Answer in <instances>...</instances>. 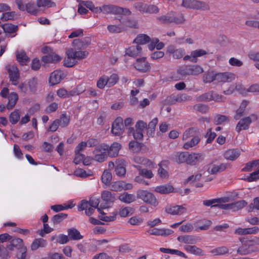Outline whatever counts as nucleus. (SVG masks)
<instances>
[{
	"label": "nucleus",
	"instance_id": "nucleus-56",
	"mask_svg": "<svg viewBox=\"0 0 259 259\" xmlns=\"http://www.w3.org/2000/svg\"><path fill=\"white\" fill-rule=\"evenodd\" d=\"M229 121V117L223 115L217 114L214 117L213 122L215 124H221Z\"/></svg>",
	"mask_w": 259,
	"mask_h": 259
},
{
	"label": "nucleus",
	"instance_id": "nucleus-11",
	"mask_svg": "<svg viewBox=\"0 0 259 259\" xmlns=\"http://www.w3.org/2000/svg\"><path fill=\"white\" fill-rule=\"evenodd\" d=\"M135 68L141 72H147L150 70V64L146 61V57L138 58L134 63Z\"/></svg>",
	"mask_w": 259,
	"mask_h": 259
},
{
	"label": "nucleus",
	"instance_id": "nucleus-6",
	"mask_svg": "<svg viewBox=\"0 0 259 259\" xmlns=\"http://www.w3.org/2000/svg\"><path fill=\"white\" fill-rule=\"evenodd\" d=\"M182 6L186 8L206 10L209 9L208 5L204 2L197 0H183Z\"/></svg>",
	"mask_w": 259,
	"mask_h": 259
},
{
	"label": "nucleus",
	"instance_id": "nucleus-40",
	"mask_svg": "<svg viewBox=\"0 0 259 259\" xmlns=\"http://www.w3.org/2000/svg\"><path fill=\"white\" fill-rule=\"evenodd\" d=\"M67 232L69 239L78 240L83 238V236L80 234V232L75 228H72L68 229Z\"/></svg>",
	"mask_w": 259,
	"mask_h": 259
},
{
	"label": "nucleus",
	"instance_id": "nucleus-2",
	"mask_svg": "<svg viewBox=\"0 0 259 259\" xmlns=\"http://www.w3.org/2000/svg\"><path fill=\"white\" fill-rule=\"evenodd\" d=\"M157 19L160 22L166 24L170 23H175L176 24H182L185 20L184 15L182 14H177L174 12H170L166 15L158 17Z\"/></svg>",
	"mask_w": 259,
	"mask_h": 259
},
{
	"label": "nucleus",
	"instance_id": "nucleus-46",
	"mask_svg": "<svg viewBox=\"0 0 259 259\" xmlns=\"http://www.w3.org/2000/svg\"><path fill=\"white\" fill-rule=\"evenodd\" d=\"M51 239L52 241L56 239V242L60 244H66L69 241L68 236L64 234H60L57 236H52Z\"/></svg>",
	"mask_w": 259,
	"mask_h": 259
},
{
	"label": "nucleus",
	"instance_id": "nucleus-38",
	"mask_svg": "<svg viewBox=\"0 0 259 259\" xmlns=\"http://www.w3.org/2000/svg\"><path fill=\"white\" fill-rule=\"evenodd\" d=\"M250 247V245H248V247L246 245H242L238 248L237 253L241 255H245L253 252H259L258 248L255 247L254 249H251Z\"/></svg>",
	"mask_w": 259,
	"mask_h": 259
},
{
	"label": "nucleus",
	"instance_id": "nucleus-10",
	"mask_svg": "<svg viewBox=\"0 0 259 259\" xmlns=\"http://www.w3.org/2000/svg\"><path fill=\"white\" fill-rule=\"evenodd\" d=\"M6 68L9 72L10 80L12 82V84L14 85H18L20 78V73L17 67L13 65H8Z\"/></svg>",
	"mask_w": 259,
	"mask_h": 259
},
{
	"label": "nucleus",
	"instance_id": "nucleus-58",
	"mask_svg": "<svg viewBox=\"0 0 259 259\" xmlns=\"http://www.w3.org/2000/svg\"><path fill=\"white\" fill-rule=\"evenodd\" d=\"M112 180L111 173L108 170H105L102 176L101 180L103 183L106 185H109Z\"/></svg>",
	"mask_w": 259,
	"mask_h": 259
},
{
	"label": "nucleus",
	"instance_id": "nucleus-52",
	"mask_svg": "<svg viewBox=\"0 0 259 259\" xmlns=\"http://www.w3.org/2000/svg\"><path fill=\"white\" fill-rule=\"evenodd\" d=\"M259 166V159L247 162L245 167L242 169L243 171H250L253 168H258Z\"/></svg>",
	"mask_w": 259,
	"mask_h": 259
},
{
	"label": "nucleus",
	"instance_id": "nucleus-12",
	"mask_svg": "<svg viewBox=\"0 0 259 259\" xmlns=\"http://www.w3.org/2000/svg\"><path fill=\"white\" fill-rule=\"evenodd\" d=\"M112 133L115 136H120L124 132L123 119L121 117H117L112 123Z\"/></svg>",
	"mask_w": 259,
	"mask_h": 259
},
{
	"label": "nucleus",
	"instance_id": "nucleus-34",
	"mask_svg": "<svg viewBox=\"0 0 259 259\" xmlns=\"http://www.w3.org/2000/svg\"><path fill=\"white\" fill-rule=\"evenodd\" d=\"M198 135H199L198 131L194 127H190L184 132L182 140L183 141L187 140L189 138H192Z\"/></svg>",
	"mask_w": 259,
	"mask_h": 259
},
{
	"label": "nucleus",
	"instance_id": "nucleus-9",
	"mask_svg": "<svg viewBox=\"0 0 259 259\" xmlns=\"http://www.w3.org/2000/svg\"><path fill=\"white\" fill-rule=\"evenodd\" d=\"M101 199L105 203L101 204L100 207L102 209H105L113 204L115 200V194L109 191L104 190L101 193Z\"/></svg>",
	"mask_w": 259,
	"mask_h": 259
},
{
	"label": "nucleus",
	"instance_id": "nucleus-50",
	"mask_svg": "<svg viewBox=\"0 0 259 259\" xmlns=\"http://www.w3.org/2000/svg\"><path fill=\"white\" fill-rule=\"evenodd\" d=\"M229 252L228 248L226 246H221L212 249L210 252L214 255H223Z\"/></svg>",
	"mask_w": 259,
	"mask_h": 259
},
{
	"label": "nucleus",
	"instance_id": "nucleus-33",
	"mask_svg": "<svg viewBox=\"0 0 259 259\" xmlns=\"http://www.w3.org/2000/svg\"><path fill=\"white\" fill-rule=\"evenodd\" d=\"M200 141V135L191 138V140L186 142L183 145V148L186 150H189L190 148L196 146Z\"/></svg>",
	"mask_w": 259,
	"mask_h": 259
},
{
	"label": "nucleus",
	"instance_id": "nucleus-21",
	"mask_svg": "<svg viewBox=\"0 0 259 259\" xmlns=\"http://www.w3.org/2000/svg\"><path fill=\"white\" fill-rule=\"evenodd\" d=\"M215 77L218 82H230L235 79V75L231 72L219 73Z\"/></svg>",
	"mask_w": 259,
	"mask_h": 259
},
{
	"label": "nucleus",
	"instance_id": "nucleus-17",
	"mask_svg": "<svg viewBox=\"0 0 259 259\" xmlns=\"http://www.w3.org/2000/svg\"><path fill=\"white\" fill-rule=\"evenodd\" d=\"M125 54L133 58L141 56L143 55L142 48L139 45L131 46L126 50Z\"/></svg>",
	"mask_w": 259,
	"mask_h": 259
},
{
	"label": "nucleus",
	"instance_id": "nucleus-54",
	"mask_svg": "<svg viewBox=\"0 0 259 259\" xmlns=\"http://www.w3.org/2000/svg\"><path fill=\"white\" fill-rule=\"evenodd\" d=\"M108 30L111 33H119L125 30V27L120 25H110L107 26Z\"/></svg>",
	"mask_w": 259,
	"mask_h": 259
},
{
	"label": "nucleus",
	"instance_id": "nucleus-39",
	"mask_svg": "<svg viewBox=\"0 0 259 259\" xmlns=\"http://www.w3.org/2000/svg\"><path fill=\"white\" fill-rule=\"evenodd\" d=\"M248 104V102L246 100H244L241 102L239 108L236 111V114L234 116L235 120L239 119V118L245 113V108Z\"/></svg>",
	"mask_w": 259,
	"mask_h": 259
},
{
	"label": "nucleus",
	"instance_id": "nucleus-14",
	"mask_svg": "<svg viewBox=\"0 0 259 259\" xmlns=\"http://www.w3.org/2000/svg\"><path fill=\"white\" fill-rule=\"evenodd\" d=\"M115 173L119 177H123L126 174L125 166L126 161L122 158H118L115 160Z\"/></svg>",
	"mask_w": 259,
	"mask_h": 259
},
{
	"label": "nucleus",
	"instance_id": "nucleus-29",
	"mask_svg": "<svg viewBox=\"0 0 259 259\" xmlns=\"http://www.w3.org/2000/svg\"><path fill=\"white\" fill-rule=\"evenodd\" d=\"M240 155V151L238 149H232L227 150L224 153V157L227 160H235Z\"/></svg>",
	"mask_w": 259,
	"mask_h": 259
},
{
	"label": "nucleus",
	"instance_id": "nucleus-47",
	"mask_svg": "<svg viewBox=\"0 0 259 259\" xmlns=\"http://www.w3.org/2000/svg\"><path fill=\"white\" fill-rule=\"evenodd\" d=\"M190 75L197 76L203 72V68L198 65H189Z\"/></svg>",
	"mask_w": 259,
	"mask_h": 259
},
{
	"label": "nucleus",
	"instance_id": "nucleus-35",
	"mask_svg": "<svg viewBox=\"0 0 259 259\" xmlns=\"http://www.w3.org/2000/svg\"><path fill=\"white\" fill-rule=\"evenodd\" d=\"M118 199L121 202L125 203H131L136 200V197L134 194L124 193L120 194Z\"/></svg>",
	"mask_w": 259,
	"mask_h": 259
},
{
	"label": "nucleus",
	"instance_id": "nucleus-1",
	"mask_svg": "<svg viewBox=\"0 0 259 259\" xmlns=\"http://www.w3.org/2000/svg\"><path fill=\"white\" fill-rule=\"evenodd\" d=\"M89 55L87 51L69 49L66 52L67 57L64 60V65L67 67L75 65L78 60L86 58Z\"/></svg>",
	"mask_w": 259,
	"mask_h": 259
},
{
	"label": "nucleus",
	"instance_id": "nucleus-15",
	"mask_svg": "<svg viewBox=\"0 0 259 259\" xmlns=\"http://www.w3.org/2000/svg\"><path fill=\"white\" fill-rule=\"evenodd\" d=\"M64 73L61 70H55L51 73L49 83L51 85L58 84L64 78Z\"/></svg>",
	"mask_w": 259,
	"mask_h": 259
},
{
	"label": "nucleus",
	"instance_id": "nucleus-7",
	"mask_svg": "<svg viewBox=\"0 0 259 259\" xmlns=\"http://www.w3.org/2000/svg\"><path fill=\"white\" fill-rule=\"evenodd\" d=\"M257 119V116L255 114H252L250 116L245 117L240 120L237 123L235 130L237 132L240 133L242 130H247L252 121Z\"/></svg>",
	"mask_w": 259,
	"mask_h": 259
},
{
	"label": "nucleus",
	"instance_id": "nucleus-59",
	"mask_svg": "<svg viewBox=\"0 0 259 259\" xmlns=\"http://www.w3.org/2000/svg\"><path fill=\"white\" fill-rule=\"evenodd\" d=\"M59 120L60 126L62 127L67 126L70 122V117L66 114H62L59 119H57Z\"/></svg>",
	"mask_w": 259,
	"mask_h": 259
},
{
	"label": "nucleus",
	"instance_id": "nucleus-30",
	"mask_svg": "<svg viewBox=\"0 0 259 259\" xmlns=\"http://www.w3.org/2000/svg\"><path fill=\"white\" fill-rule=\"evenodd\" d=\"M48 245L47 240L43 238L35 239L31 244V249L36 250L39 247H46Z\"/></svg>",
	"mask_w": 259,
	"mask_h": 259
},
{
	"label": "nucleus",
	"instance_id": "nucleus-44",
	"mask_svg": "<svg viewBox=\"0 0 259 259\" xmlns=\"http://www.w3.org/2000/svg\"><path fill=\"white\" fill-rule=\"evenodd\" d=\"M192 56V63H196L198 61V58L205 55L207 54L206 51L203 49H198L191 52Z\"/></svg>",
	"mask_w": 259,
	"mask_h": 259
},
{
	"label": "nucleus",
	"instance_id": "nucleus-51",
	"mask_svg": "<svg viewBox=\"0 0 259 259\" xmlns=\"http://www.w3.org/2000/svg\"><path fill=\"white\" fill-rule=\"evenodd\" d=\"M57 94L60 98H69L75 95L74 92H68L64 88L59 89L57 92Z\"/></svg>",
	"mask_w": 259,
	"mask_h": 259
},
{
	"label": "nucleus",
	"instance_id": "nucleus-20",
	"mask_svg": "<svg viewBox=\"0 0 259 259\" xmlns=\"http://www.w3.org/2000/svg\"><path fill=\"white\" fill-rule=\"evenodd\" d=\"M203 159V156L201 153L194 152L189 154L188 153L187 163L188 164L194 165L202 160Z\"/></svg>",
	"mask_w": 259,
	"mask_h": 259
},
{
	"label": "nucleus",
	"instance_id": "nucleus-13",
	"mask_svg": "<svg viewBox=\"0 0 259 259\" xmlns=\"http://www.w3.org/2000/svg\"><path fill=\"white\" fill-rule=\"evenodd\" d=\"M227 168V165L223 163H215L212 162L207 165V172L211 175H214L218 172H221L225 170Z\"/></svg>",
	"mask_w": 259,
	"mask_h": 259
},
{
	"label": "nucleus",
	"instance_id": "nucleus-8",
	"mask_svg": "<svg viewBox=\"0 0 259 259\" xmlns=\"http://www.w3.org/2000/svg\"><path fill=\"white\" fill-rule=\"evenodd\" d=\"M15 3L19 10L21 11H26L28 13L34 15L38 12V7L34 3L29 2L24 5L22 0H15Z\"/></svg>",
	"mask_w": 259,
	"mask_h": 259
},
{
	"label": "nucleus",
	"instance_id": "nucleus-53",
	"mask_svg": "<svg viewBox=\"0 0 259 259\" xmlns=\"http://www.w3.org/2000/svg\"><path fill=\"white\" fill-rule=\"evenodd\" d=\"M247 203L244 200H239L233 203H232V211H236L242 209L246 206Z\"/></svg>",
	"mask_w": 259,
	"mask_h": 259
},
{
	"label": "nucleus",
	"instance_id": "nucleus-41",
	"mask_svg": "<svg viewBox=\"0 0 259 259\" xmlns=\"http://www.w3.org/2000/svg\"><path fill=\"white\" fill-rule=\"evenodd\" d=\"M16 58L17 61L20 63L21 65L25 64L27 62L29 61V58L23 51H17L16 52Z\"/></svg>",
	"mask_w": 259,
	"mask_h": 259
},
{
	"label": "nucleus",
	"instance_id": "nucleus-36",
	"mask_svg": "<svg viewBox=\"0 0 259 259\" xmlns=\"http://www.w3.org/2000/svg\"><path fill=\"white\" fill-rule=\"evenodd\" d=\"M134 166L139 171V174L143 178L150 179L154 176V174L151 170L142 168L140 165H134Z\"/></svg>",
	"mask_w": 259,
	"mask_h": 259
},
{
	"label": "nucleus",
	"instance_id": "nucleus-62",
	"mask_svg": "<svg viewBox=\"0 0 259 259\" xmlns=\"http://www.w3.org/2000/svg\"><path fill=\"white\" fill-rule=\"evenodd\" d=\"M20 119V114L18 110L12 112L9 116V120L13 124H16Z\"/></svg>",
	"mask_w": 259,
	"mask_h": 259
},
{
	"label": "nucleus",
	"instance_id": "nucleus-49",
	"mask_svg": "<svg viewBox=\"0 0 259 259\" xmlns=\"http://www.w3.org/2000/svg\"><path fill=\"white\" fill-rule=\"evenodd\" d=\"M144 131L141 130L135 131L133 127H130L128 130V134L133 135V137L136 140H141L143 138Z\"/></svg>",
	"mask_w": 259,
	"mask_h": 259
},
{
	"label": "nucleus",
	"instance_id": "nucleus-5",
	"mask_svg": "<svg viewBox=\"0 0 259 259\" xmlns=\"http://www.w3.org/2000/svg\"><path fill=\"white\" fill-rule=\"evenodd\" d=\"M107 148L108 145L106 144H101L96 147L93 152L94 159L99 162H104L108 156Z\"/></svg>",
	"mask_w": 259,
	"mask_h": 259
},
{
	"label": "nucleus",
	"instance_id": "nucleus-22",
	"mask_svg": "<svg viewBox=\"0 0 259 259\" xmlns=\"http://www.w3.org/2000/svg\"><path fill=\"white\" fill-rule=\"evenodd\" d=\"M184 250L188 253L197 256H203L205 252L200 248L196 245H185L184 246Z\"/></svg>",
	"mask_w": 259,
	"mask_h": 259
},
{
	"label": "nucleus",
	"instance_id": "nucleus-23",
	"mask_svg": "<svg viewBox=\"0 0 259 259\" xmlns=\"http://www.w3.org/2000/svg\"><path fill=\"white\" fill-rule=\"evenodd\" d=\"M25 246L22 239L15 238L12 239L10 242V244L7 245V249L10 251H13L14 248L19 250Z\"/></svg>",
	"mask_w": 259,
	"mask_h": 259
},
{
	"label": "nucleus",
	"instance_id": "nucleus-63",
	"mask_svg": "<svg viewBox=\"0 0 259 259\" xmlns=\"http://www.w3.org/2000/svg\"><path fill=\"white\" fill-rule=\"evenodd\" d=\"M254 210H259V197L253 199V202L251 203L248 207V211L252 212Z\"/></svg>",
	"mask_w": 259,
	"mask_h": 259
},
{
	"label": "nucleus",
	"instance_id": "nucleus-19",
	"mask_svg": "<svg viewBox=\"0 0 259 259\" xmlns=\"http://www.w3.org/2000/svg\"><path fill=\"white\" fill-rule=\"evenodd\" d=\"M165 211L172 215H181L185 213L186 209L181 205H168L165 207Z\"/></svg>",
	"mask_w": 259,
	"mask_h": 259
},
{
	"label": "nucleus",
	"instance_id": "nucleus-64",
	"mask_svg": "<svg viewBox=\"0 0 259 259\" xmlns=\"http://www.w3.org/2000/svg\"><path fill=\"white\" fill-rule=\"evenodd\" d=\"M97 86L100 89H104L106 86L108 87L107 76H101L97 81Z\"/></svg>",
	"mask_w": 259,
	"mask_h": 259
},
{
	"label": "nucleus",
	"instance_id": "nucleus-18",
	"mask_svg": "<svg viewBox=\"0 0 259 259\" xmlns=\"http://www.w3.org/2000/svg\"><path fill=\"white\" fill-rule=\"evenodd\" d=\"M166 53L172 54L174 58L178 59L183 57L185 51L183 48L176 49L174 46L170 45L167 48Z\"/></svg>",
	"mask_w": 259,
	"mask_h": 259
},
{
	"label": "nucleus",
	"instance_id": "nucleus-27",
	"mask_svg": "<svg viewBox=\"0 0 259 259\" xmlns=\"http://www.w3.org/2000/svg\"><path fill=\"white\" fill-rule=\"evenodd\" d=\"M120 148V144L117 142L113 143L110 146L108 145L107 150L108 155L110 157H116Z\"/></svg>",
	"mask_w": 259,
	"mask_h": 259
},
{
	"label": "nucleus",
	"instance_id": "nucleus-32",
	"mask_svg": "<svg viewBox=\"0 0 259 259\" xmlns=\"http://www.w3.org/2000/svg\"><path fill=\"white\" fill-rule=\"evenodd\" d=\"M8 98V103L7 105V108L8 110H11L17 103L18 100V96L16 93L12 92L9 95Z\"/></svg>",
	"mask_w": 259,
	"mask_h": 259
},
{
	"label": "nucleus",
	"instance_id": "nucleus-4",
	"mask_svg": "<svg viewBox=\"0 0 259 259\" xmlns=\"http://www.w3.org/2000/svg\"><path fill=\"white\" fill-rule=\"evenodd\" d=\"M137 198L142 199L144 202L153 206H156L158 202L155 196L151 192L146 190H140L137 191Z\"/></svg>",
	"mask_w": 259,
	"mask_h": 259
},
{
	"label": "nucleus",
	"instance_id": "nucleus-37",
	"mask_svg": "<svg viewBox=\"0 0 259 259\" xmlns=\"http://www.w3.org/2000/svg\"><path fill=\"white\" fill-rule=\"evenodd\" d=\"M154 190L157 193L165 194L172 192L174 188L169 185H160L155 187Z\"/></svg>",
	"mask_w": 259,
	"mask_h": 259
},
{
	"label": "nucleus",
	"instance_id": "nucleus-45",
	"mask_svg": "<svg viewBox=\"0 0 259 259\" xmlns=\"http://www.w3.org/2000/svg\"><path fill=\"white\" fill-rule=\"evenodd\" d=\"M168 165L167 161H162L158 164L159 167L158 170V174L162 178H166L168 177V172L163 168V166H166Z\"/></svg>",
	"mask_w": 259,
	"mask_h": 259
},
{
	"label": "nucleus",
	"instance_id": "nucleus-61",
	"mask_svg": "<svg viewBox=\"0 0 259 259\" xmlns=\"http://www.w3.org/2000/svg\"><path fill=\"white\" fill-rule=\"evenodd\" d=\"M29 91L31 93H35L37 90V80L35 78H32L29 80L27 82Z\"/></svg>",
	"mask_w": 259,
	"mask_h": 259
},
{
	"label": "nucleus",
	"instance_id": "nucleus-16",
	"mask_svg": "<svg viewBox=\"0 0 259 259\" xmlns=\"http://www.w3.org/2000/svg\"><path fill=\"white\" fill-rule=\"evenodd\" d=\"M149 235L167 236L173 233L174 231L169 229L153 228L147 231Z\"/></svg>",
	"mask_w": 259,
	"mask_h": 259
},
{
	"label": "nucleus",
	"instance_id": "nucleus-25",
	"mask_svg": "<svg viewBox=\"0 0 259 259\" xmlns=\"http://www.w3.org/2000/svg\"><path fill=\"white\" fill-rule=\"evenodd\" d=\"M133 160L137 164L143 165L149 168H155L154 164L150 160L140 156H136L133 158Z\"/></svg>",
	"mask_w": 259,
	"mask_h": 259
},
{
	"label": "nucleus",
	"instance_id": "nucleus-57",
	"mask_svg": "<svg viewBox=\"0 0 259 259\" xmlns=\"http://www.w3.org/2000/svg\"><path fill=\"white\" fill-rule=\"evenodd\" d=\"M4 31L6 33H12L17 30V26L10 23H6L2 26Z\"/></svg>",
	"mask_w": 259,
	"mask_h": 259
},
{
	"label": "nucleus",
	"instance_id": "nucleus-60",
	"mask_svg": "<svg viewBox=\"0 0 259 259\" xmlns=\"http://www.w3.org/2000/svg\"><path fill=\"white\" fill-rule=\"evenodd\" d=\"M72 49L81 50L87 48V43L82 42L81 39H75L72 42Z\"/></svg>",
	"mask_w": 259,
	"mask_h": 259
},
{
	"label": "nucleus",
	"instance_id": "nucleus-28",
	"mask_svg": "<svg viewBox=\"0 0 259 259\" xmlns=\"http://www.w3.org/2000/svg\"><path fill=\"white\" fill-rule=\"evenodd\" d=\"M61 60V57L55 53H51L41 58L42 61L45 63H55L60 61Z\"/></svg>",
	"mask_w": 259,
	"mask_h": 259
},
{
	"label": "nucleus",
	"instance_id": "nucleus-43",
	"mask_svg": "<svg viewBox=\"0 0 259 259\" xmlns=\"http://www.w3.org/2000/svg\"><path fill=\"white\" fill-rule=\"evenodd\" d=\"M36 5L38 8H51L56 6L53 0H36Z\"/></svg>",
	"mask_w": 259,
	"mask_h": 259
},
{
	"label": "nucleus",
	"instance_id": "nucleus-42",
	"mask_svg": "<svg viewBox=\"0 0 259 259\" xmlns=\"http://www.w3.org/2000/svg\"><path fill=\"white\" fill-rule=\"evenodd\" d=\"M150 41L149 36L145 34L138 35L134 40L133 42L139 45H144Z\"/></svg>",
	"mask_w": 259,
	"mask_h": 259
},
{
	"label": "nucleus",
	"instance_id": "nucleus-55",
	"mask_svg": "<svg viewBox=\"0 0 259 259\" xmlns=\"http://www.w3.org/2000/svg\"><path fill=\"white\" fill-rule=\"evenodd\" d=\"M158 122V118H154L149 123L147 126V133L149 135L152 136L154 134L155 128Z\"/></svg>",
	"mask_w": 259,
	"mask_h": 259
},
{
	"label": "nucleus",
	"instance_id": "nucleus-3",
	"mask_svg": "<svg viewBox=\"0 0 259 259\" xmlns=\"http://www.w3.org/2000/svg\"><path fill=\"white\" fill-rule=\"evenodd\" d=\"M103 13L105 14L130 15L131 12L127 8H123L113 5L103 6Z\"/></svg>",
	"mask_w": 259,
	"mask_h": 259
},
{
	"label": "nucleus",
	"instance_id": "nucleus-31",
	"mask_svg": "<svg viewBox=\"0 0 259 259\" xmlns=\"http://www.w3.org/2000/svg\"><path fill=\"white\" fill-rule=\"evenodd\" d=\"M188 152H176L172 155L173 159L178 163L186 162L187 163Z\"/></svg>",
	"mask_w": 259,
	"mask_h": 259
},
{
	"label": "nucleus",
	"instance_id": "nucleus-48",
	"mask_svg": "<svg viewBox=\"0 0 259 259\" xmlns=\"http://www.w3.org/2000/svg\"><path fill=\"white\" fill-rule=\"evenodd\" d=\"M217 73L213 71H209L205 73L203 77V82L205 83H210L213 81H216Z\"/></svg>",
	"mask_w": 259,
	"mask_h": 259
},
{
	"label": "nucleus",
	"instance_id": "nucleus-24",
	"mask_svg": "<svg viewBox=\"0 0 259 259\" xmlns=\"http://www.w3.org/2000/svg\"><path fill=\"white\" fill-rule=\"evenodd\" d=\"M229 201L228 197H221L211 200H206L203 201V204L206 206L217 207L218 203H226Z\"/></svg>",
	"mask_w": 259,
	"mask_h": 259
},
{
	"label": "nucleus",
	"instance_id": "nucleus-26",
	"mask_svg": "<svg viewBox=\"0 0 259 259\" xmlns=\"http://www.w3.org/2000/svg\"><path fill=\"white\" fill-rule=\"evenodd\" d=\"M179 242L187 244H195L197 243L196 237L191 235H181L177 237Z\"/></svg>",
	"mask_w": 259,
	"mask_h": 259
}]
</instances>
